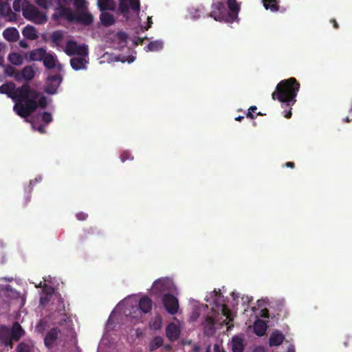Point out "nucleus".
I'll list each match as a JSON object with an SVG mask.
<instances>
[{
  "label": "nucleus",
  "instance_id": "f257e3e1",
  "mask_svg": "<svg viewBox=\"0 0 352 352\" xmlns=\"http://www.w3.org/2000/svg\"><path fill=\"white\" fill-rule=\"evenodd\" d=\"M0 94H6L14 101L13 111L21 118L26 119L38 108L44 109L47 105V98L40 91L31 88L30 83L25 82L16 87L13 82L0 86Z\"/></svg>",
  "mask_w": 352,
  "mask_h": 352
},
{
  "label": "nucleus",
  "instance_id": "f03ea898",
  "mask_svg": "<svg viewBox=\"0 0 352 352\" xmlns=\"http://www.w3.org/2000/svg\"><path fill=\"white\" fill-rule=\"evenodd\" d=\"M299 89L300 83L295 78L291 77L280 81L276 87V90L272 94L274 100H278L283 105L289 107V110L285 111L284 114V117L287 119L292 117L291 107L296 102V98Z\"/></svg>",
  "mask_w": 352,
  "mask_h": 352
},
{
  "label": "nucleus",
  "instance_id": "7ed1b4c3",
  "mask_svg": "<svg viewBox=\"0 0 352 352\" xmlns=\"http://www.w3.org/2000/svg\"><path fill=\"white\" fill-rule=\"evenodd\" d=\"M208 14L217 21L233 23L238 19L240 5L236 0H214Z\"/></svg>",
  "mask_w": 352,
  "mask_h": 352
},
{
  "label": "nucleus",
  "instance_id": "20e7f679",
  "mask_svg": "<svg viewBox=\"0 0 352 352\" xmlns=\"http://www.w3.org/2000/svg\"><path fill=\"white\" fill-rule=\"evenodd\" d=\"M176 290L173 281L167 277L155 280L151 288V295L156 298L162 297L165 294H170Z\"/></svg>",
  "mask_w": 352,
  "mask_h": 352
},
{
  "label": "nucleus",
  "instance_id": "39448f33",
  "mask_svg": "<svg viewBox=\"0 0 352 352\" xmlns=\"http://www.w3.org/2000/svg\"><path fill=\"white\" fill-rule=\"evenodd\" d=\"M24 17L37 24H43L47 21L46 15L34 6H29L23 10Z\"/></svg>",
  "mask_w": 352,
  "mask_h": 352
},
{
  "label": "nucleus",
  "instance_id": "423d86ee",
  "mask_svg": "<svg viewBox=\"0 0 352 352\" xmlns=\"http://www.w3.org/2000/svg\"><path fill=\"white\" fill-rule=\"evenodd\" d=\"M65 52L70 56L74 55L87 56L89 54L88 47L86 45H78L76 41L72 40L67 41Z\"/></svg>",
  "mask_w": 352,
  "mask_h": 352
},
{
  "label": "nucleus",
  "instance_id": "0eeeda50",
  "mask_svg": "<svg viewBox=\"0 0 352 352\" xmlns=\"http://www.w3.org/2000/svg\"><path fill=\"white\" fill-rule=\"evenodd\" d=\"M161 298L166 311L171 315L176 314L179 310L178 299L172 294H165Z\"/></svg>",
  "mask_w": 352,
  "mask_h": 352
},
{
  "label": "nucleus",
  "instance_id": "6e6552de",
  "mask_svg": "<svg viewBox=\"0 0 352 352\" xmlns=\"http://www.w3.org/2000/svg\"><path fill=\"white\" fill-rule=\"evenodd\" d=\"M212 296H215L214 303L216 305V307L221 310V314L226 316L227 319H229L230 321L232 320L233 319L231 318V311L227 305L224 304L223 296L220 292V290L218 292L214 290Z\"/></svg>",
  "mask_w": 352,
  "mask_h": 352
},
{
  "label": "nucleus",
  "instance_id": "1a4fd4ad",
  "mask_svg": "<svg viewBox=\"0 0 352 352\" xmlns=\"http://www.w3.org/2000/svg\"><path fill=\"white\" fill-rule=\"evenodd\" d=\"M119 10L125 16L129 11V8L139 12L140 10V0H119Z\"/></svg>",
  "mask_w": 352,
  "mask_h": 352
},
{
  "label": "nucleus",
  "instance_id": "9d476101",
  "mask_svg": "<svg viewBox=\"0 0 352 352\" xmlns=\"http://www.w3.org/2000/svg\"><path fill=\"white\" fill-rule=\"evenodd\" d=\"M48 82L45 85V91L48 94H55L57 89L62 82V76L60 74L50 76L47 78Z\"/></svg>",
  "mask_w": 352,
  "mask_h": 352
},
{
  "label": "nucleus",
  "instance_id": "9b49d317",
  "mask_svg": "<svg viewBox=\"0 0 352 352\" xmlns=\"http://www.w3.org/2000/svg\"><path fill=\"white\" fill-rule=\"evenodd\" d=\"M204 333L206 336L210 337L216 332L215 320L212 316H206L201 324Z\"/></svg>",
  "mask_w": 352,
  "mask_h": 352
},
{
  "label": "nucleus",
  "instance_id": "f8f14e48",
  "mask_svg": "<svg viewBox=\"0 0 352 352\" xmlns=\"http://www.w3.org/2000/svg\"><path fill=\"white\" fill-rule=\"evenodd\" d=\"M230 347L232 352H244L245 338L243 335H235L231 338Z\"/></svg>",
  "mask_w": 352,
  "mask_h": 352
},
{
  "label": "nucleus",
  "instance_id": "ddd939ff",
  "mask_svg": "<svg viewBox=\"0 0 352 352\" xmlns=\"http://www.w3.org/2000/svg\"><path fill=\"white\" fill-rule=\"evenodd\" d=\"M10 328L6 326H1L0 327V342L1 344L5 346H10V348L13 347V343L11 340V336L10 334Z\"/></svg>",
  "mask_w": 352,
  "mask_h": 352
},
{
  "label": "nucleus",
  "instance_id": "4468645a",
  "mask_svg": "<svg viewBox=\"0 0 352 352\" xmlns=\"http://www.w3.org/2000/svg\"><path fill=\"white\" fill-rule=\"evenodd\" d=\"M35 72L32 67L30 65L25 66L23 68L21 72H19L18 74V82H21L22 80H25L29 83V81L34 78Z\"/></svg>",
  "mask_w": 352,
  "mask_h": 352
},
{
  "label": "nucleus",
  "instance_id": "2eb2a0df",
  "mask_svg": "<svg viewBox=\"0 0 352 352\" xmlns=\"http://www.w3.org/2000/svg\"><path fill=\"white\" fill-rule=\"evenodd\" d=\"M60 333V329L58 327H54L51 329L46 334L44 343L47 348H50L53 346L55 341L58 338V335Z\"/></svg>",
  "mask_w": 352,
  "mask_h": 352
},
{
  "label": "nucleus",
  "instance_id": "dca6fc26",
  "mask_svg": "<svg viewBox=\"0 0 352 352\" xmlns=\"http://www.w3.org/2000/svg\"><path fill=\"white\" fill-rule=\"evenodd\" d=\"M10 334L11 336V340L13 343V341L17 342L20 340V338L23 336L25 331L22 329L20 324L17 322L13 323V325L11 329H10Z\"/></svg>",
  "mask_w": 352,
  "mask_h": 352
},
{
  "label": "nucleus",
  "instance_id": "f3484780",
  "mask_svg": "<svg viewBox=\"0 0 352 352\" xmlns=\"http://www.w3.org/2000/svg\"><path fill=\"white\" fill-rule=\"evenodd\" d=\"M285 339V335L281 331L276 330L270 336L269 345L270 346H279L283 342Z\"/></svg>",
  "mask_w": 352,
  "mask_h": 352
},
{
  "label": "nucleus",
  "instance_id": "a211bd4d",
  "mask_svg": "<svg viewBox=\"0 0 352 352\" xmlns=\"http://www.w3.org/2000/svg\"><path fill=\"white\" fill-rule=\"evenodd\" d=\"M86 56L74 57L71 58L70 65L73 69L78 71L80 69H86L88 60L85 58Z\"/></svg>",
  "mask_w": 352,
  "mask_h": 352
},
{
  "label": "nucleus",
  "instance_id": "6ab92c4d",
  "mask_svg": "<svg viewBox=\"0 0 352 352\" xmlns=\"http://www.w3.org/2000/svg\"><path fill=\"white\" fill-rule=\"evenodd\" d=\"M46 50L43 47H38L29 52V60L41 61L45 56Z\"/></svg>",
  "mask_w": 352,
  "mask_h": 352
},
{
  "label": "nucleus",
  "instance_id": "aec40b11",
  "mask_svg": "<svg viewBox=\"0 0 352 352\" xmlns=\"http://www.w3.org/2000/svg\"><path fill=\"white\" fill-rule=\"evenodd\" d=\"M166 336L170 340H175L179 338L180 330L177 324L172 322L170 323L166 329Z\"/></svg>",
  "mask_w": 352,
  "mask_h": 352
},
{
  "label": "nucleus",
  "instance_id": "412c9836",
  "mask_svg": "<svg viewBox=\"0 0 352 352\" xmlns=\"http://www.w3.org/2000/svg\"><path fill=\"white\" fill-rule=\"evenodd\" d=\"M94 21L93 16L88 12H85L83 10H80L77 13L76 21L77 23L83 24L85 25H89L92 23Z\"/></svg>",
  "mask_w": 352,
  "mask_h": 352
},
{
  "label": "nucleus",
  "instance_id": "4be33fe9",
  "mask_svg": "<svg viewBox=\"0 0 352 352\" xmlns=\"http://www.w3.org/2000/svg\"><path fill=\"white\" fill-rule=\"evenodd\" d=\"M4 38L9 42H15L19 38V33L15 28H9L3 32Z\"/></svg>",
  "mask_w": 352,
  "mask_h": 352
},
{
  "label": "nucleus",
  "instance_id": "5701e85b",
  "mask_svg": "<svg viewBox=\"0 0 352 352\" xmlns=\"http://www.w3.org/2000/svg\"><path fill=\"white\" fill-rule=\"evenodd\" d=\"M98 6L101 12L114 11L116 9V3L114 0H98Z\"/></svg>",
  "mask_w": 352,
  "mask_h": 352
},
{
  "label": "nucleus",
  "instance_id": "b1692460",
  "mask_svg": "<svg viewBox=\"0 0 352 352\" xmlns=\"http://www.w3.org/2000/svg\"><path fill=\"white\" fill-rule=\"evenodd\" d=\"M100 20L101 23L105 27L111 26L116 23V20L113 14L105 11L101 12Z\"/></svg>",
  "mask_w": 352,
  "mask_h": 352
},
{
  "label": "nucleus",
  "instance_id": "393cba45",
  "mask_svg": "<svg viewBox=\"0 0 352 352\" xmlns=\"http://www.w3.org/2000/svg\"><path fill=\"white\" fill-rule=\"evenodd\" d=\"M139 307L144 313H148L152 309V300L147 296L141 298L139 300Z\"/></svg>",
  "mask_w": 352,
  "mask_h": 352
},
{
  "label": "nucleus",
  "instance_id": "a878e982",
  "mask_svg": "<svg viewBox=\"0 0 352 352\" xmlns=\"http://www.w3.org/2000/svg\"><path fill=\"white\" fill-rule=\"evenodd\" d=\"M16 352H35V346L32 341L21 342L16 347Z\"/></svg>",
  "mask_w": 352,
  "mask_h": 352
},
{
  "label": "nucleus",
  "instance_id": "bb28decb",
  "mask_svg": "<svg viewBox=\"0 0 352 352\" xmlns=\"http://www.w3.org/2000/svg\"><path fill=\"white\" fill-rule=\"evenodd\" d=\"M44 66L49 69H53L56 66V56L52 53H45V56L43 59Z\"/></svg>",
  "mask_w": 352,
  "mask_h": 352
},
{
  "label": "nucleus",
  "instance_id": "cd10ccee",
  "mask_svg": "<svg viewBox=\"0 0 352 352\" xmlns=\"http://www.w3.org/2000/svg\"><path fill=\"white\" fill-rule=\"evenodd\" d=\"M267 324L263 320H257L254 324V332L258 336H262L265 333Z\"/></svg>",
  "mask_w": 352,
  "mask_h": 352
},
{
  "label": "nucleus",
  "instance_id": "c85d7f7f",
  "mask_svg": "<svg viewBox=\"0 0 352 352\" xmlns=\"http://www.w3.org/2000/svg\"><path fill=\"white\" fill-rule=\"evenodd\" d=\"M60 15L69 21H76L77 13H74L69 8H63L60 10Z\"/></svg>",
  "mask_w": 352,
  "mask_h": 352
},
{
  "label": "nucleus",
  "instance_id": "c756f323",
  "mask_svg": "<svg viewBox=\"0 0 352 352\" xmlns=\"http://www.w3.org/2000/svg\"><path fill=\"white\" fill-rule=\"evenodd\" d=\"M22 33L26 38L30 40H35L38 38L36 29L30 25L26 26Z\"/></svg>",
  "mask_w": 352,
  "mask_h": 352
},
{
  "label": "nucleus",
  "instance_id": "7c9ffc66",
  "mask_svg": "<svg viewBox=\"0 0 352 352\" xmlns=\"http://www.w3.org/2000/svg\"><path fill=\"white\" fill-rule=\"evenodd\" d=\"M59 316H60V318H58V319L54 318V324H58L59 326H63L67 322V320L69 319L65 314L64 305H62V308L59 311Z\"/></svg>",
  "mask_w": 352,
  "mask_h": 352
},
{
  "label": "nucleus",
  "instance_id": "2f4dec72",
  "mask_svg": "<svg viewBox=\"0 0 352 352\" xmlns=\"http://www.w3.org/2000/svg\"><path fill=\"white\" fill-rule=\"evenodd\" d=\"M63 39V34L60 30H56L52 32L51 35V41L56 47L61 46V42Z\"/></svg>",
  "mask_w": 352,
  "mask_h": 352
},
{
  "label": "nucleus",
  "instance_id": "473e14b6",
  "mask_svg": "<svg viewBox=\"0 0 352 352\" xmlns=\"http://www.w3.org/2000/svg\"><path fill=\"white\" fill-rule=\"evenodd\" d=\"M99 234L100 232L97 230L96 228L90 227L83 230V233L80 236V238L82 241H84L89 239L90 236H96Z\"/></svg>",
  "mask_w": 352,
  "mask_h": 352
},
{
  "label": "nucleus",
  "instance_id": "72a5a7b5",
  "mask_svg": "<svg viewBox=\"0 0 352 352\" xmlns=\"http://www.w3.org/2000/svg\"><path fill=\"white\" fill-rule=\"evenodd\" d=\"M265 9H270L272 11H278L279 9L278 7V0H262Z\"/></svg>",
  "mask_w": 352,
  "mask_h": 352
},
{
  "label": "nucleus",
  "instance_id": "f704fd0d",
  "mask_svg": "<svg viewBox=\"0 0 352 352\" xmlns=\"http://www.w3.org/2000/svg\"><path fill=\"white\" fill-rule=\"evenodd\" d=\"M8 60L11 63L15 65H21L23 62L22 56L19 54L15 52L9 54Z\"/></svg>",
  "mask_w": 352,
  "mask_h": 352
},
{
  "label": "nucleus",
  "instance_id": "c9c22d12",
  "mask_svg": "<svg viewBox=\"0 0 352 352\" xmlns=\"http://www.w3.org/2000/svg\"><path fill=\"white\" fill-rule=\"evenodd\" d=\"M164 342V340L160 336L155 337L149 344V349L151 351H154L160 347Z\"/></svg>",
  "mask_w": 352,
  "mask_h": 352
},
{
  "label": "nucleus",
  "instance_id": "e433bc0d",
  "mask_svg": "<svg viewBox=\"0 0 352 352\" xmlns=\"http://www.w3.org/2000/svg\"><path fill=\"white\" fill-rule=\"evenodd\" d=\"M12 10L9 6L8 1H0V15L2 16H9L12 14Z\"/></svg>",
  "mask_w": 352,
  "mask_h": 352
},
{
  "label": "nucleus",
  "instance_id": "4c0bfd02",
  "mask_svg": "<svg viewBox=\"0 0 352 352\" xmlns=\"http://www.w3.org/2000/svg\"><path fill=\"white\" fill-rule=\"evenodd\" d=\"M149 51L157 52L163 48V43L160 41H154L148 43L146 47Z\"/></svg>",
  "mask_w": 352,
  "mask_h": 352
},
{
  "label": "nucleus",
  "instance_id": "58836bf2",
  "mask_svg": "<svg viewBox=\"0 0 352 352\" xmlns=\"http://www.w3.org/2000/svg\"><path fill=\"white\" fill-rule=\"evenodd\" d=\"M4 74L6 76L13 77L17 81L19 71H17L14 67L7 65L4 69Z\"/></svg>",
  "mask_w": 352,
  "mask_h": 352
},
{
  "label": "nucleus",
  "instance_id": "ea45409f",
  "mask_svg": "<svg viewBox=\"0 0 352 352\" xmlns=\"http://www.w3.org/2000/svg\"><path fill=\"white\" fill-rule=\"evenodd\" d=\"M201 9L198 7H190L188 8L189 16L192 19H197L200 17Z\"/></svg>",
  "mask_w": 352,
  "mask_h": 352
},
{
  "label": "nucleus",
  "instance_id": "a19ab883",
  "mask_svg": "<svg viewBox=\"0 0 352 352\" xmlns=\"http://www.w3.org/2000/svg\"><path fill=\"white\" fill-rule=\"evenodd\" d=\"M120 158L122 162H124L126 160H133V156L131 155L130 152L127 151H124L120 153Z\"/></svg>",
  "mask_w": 352,
  "mask_h": 352
},
{
  "label": "nucleus",
  "instance_id": "79ce46f5",
  "mask_svg": "<svg viewBox=\"0 0 352 352\" xmlns=\"http://www.w3.org/2000/svg\"><path fill=\"white\" fill-rule=\"evenodd\" d=\"M86 2L85 0H74V5L78 9V10H84L85 9Z\"/></svg>",
  "mask_w": 352,
  "mask_h": 352
},
{
  "label": "nucleus",
  "instance_id": "37998d69",
  "mask_svg": "<svg viewBox=\"0 0 352 352\" xmlns=\"http://www.w3.org/2000/svg\"><path fill=\"white\" fill-rule=\"evenodd\" d=\"M116 37L120 41V43H123L124 44L126 43V41L128 38V35L126 33L124 32H119L116 34Z\"/></svg>",
  "mask_w": 352,
  "mask_h": 352
},
{
  "label": "nucleus",
  "instance_id": "c03bdc74",
  "mask_svg": "<svg viewBox=\"0 0 352 352\" xmlns=\"http://www.w3.org/2000/svg\"><path fill=\"white\" fill-rule=\"evenodd\" d=\"M42 120L46 124H49L52 121V116L50 113L45 111L42 114Z\"/></svg>",
  "mask_w": 352,
  "mask_h": 352
},
{
  "label": "nucleus",
  "instance_id": "a18cd8bd",
  "mask_svg": "<svg viewBox=\"0 0 352 352\" xmlns=\"http://www.w3.org/2000/svg\"><path fill=\"white\" fill-rule=\"evenodd\" d=\"M76 217L79 221H85L88 217V214L83 212H80L76 213Z\"/></svg>",
  "mask_w": 352,
  "mask_h": 352
},
{
  "label": "nucleus",
  "instance_id": "49530a36",
  "mask_svg": "<svg viewBox=\"0 0 352 352\" xmlns=\"http://www.w3.org/2000/svg\"><path fill=\"white\" fill-rule=\"evenodd\" d=\"M34 1L38 6L43 8H47V0H34Z\"/></svg>",
  "mask_w": 352,
  "mask_h": 352
},
{
  "label": "nucleus",
  "instance_id": "de8ad7c7",
  "mask_svg": "<svg viewBox=\"0 0 352 352\" xmlns=\"http://www.w3.org/2000/svg\"><path fill=\"white\" fill-rule=\"evenodd\" d=\"M21 0H14L13 2V8L15 11L19 12L21 10Z\"/></svg>",
  "mask_w": 352,
  "mask_h": 352
},
{
  "label": "nucleus",
  "instance_id": "09e8293b",
  "mask_svg": "<svg viewBox=\"0 0 352 352\" xmlns=\"http://www.w3.org/2000/svg\"><path fill=\"white\" fill-rule=\"evenodd\" d=\"M153 21H152V17L148 16L147 18V25L144 28L143 31L148 30L152 25Z\"/></svg>",
  "mask_w": 352,
  "mask_h": 352
},
{
  "label": "nucleus",
  "instance_id": "8fccbe9b",
  "mask_svg": "<svg viewBox=\"0 0 352 352\" xmlns=\"http://www.w3.org/2000/svg\"><path fill=\"white\" fill-rule=\"evenodd\" d=\"M32 127L34 128V129L37 130L41 133H45L46 132L44 125H40L36 129L35 126L32 124Z\"/></svg>",
  "mask_w": 352,
  "mask_h": 352
},
{
  "label": "nucleus",
  "instance_id": "3c124183",
  "mask_svg": "<svg viewBox=\"0 0 352 352\" xmlns=\"http://www.w3.org/2000/svg\"><path fill=\"white\" fill-rule=\"evenodd\" d=\"M261 316L265 318H269V317H270L269 310L266 308L263 309L261 310Z\"/></svg>",
  "mask_w": 352,
  "mask_h": 352
},
{
  "label": "nucleus",
  "instance_id": "603ef678",
  "mask_svg": "<svg viewBox=\"0 0 352 352\" xmlns=\"http://www.w3.org/2000/svg\"><path fill=\"white\" fill-rule=\"evenodd\" d=\"M214 352H226L223 348L217 344H214Z\"/></svg>",
  "mask_w": 352,
  "mask_h": 352
},
{
  "label": "nucleus",
  "instance_id": "864d4df0",
  "mask_svg": "<svg viewBox=\"0 0 352 352\" xmlns=\"http://www.w3.org/2000/svg\"><path fill=\"white\" fill-rule=\"evenodd\" d=\"M253 352H266V350L262 346H257L253 349Z\"/></svg>",
  "mask_w": 352,
  "mask_h": 352
},
{
  "label": "nucleus",
  "instance_id": "5fc2aeb1",
  "mask_svg": "<svg viewBox=\"0 0 352 352\" xmlns=\"http://www.w3.org/2000/svg\"><path fill=\"white\" fill-rule=\"evenodd\" d=\"M19 45L22 48H28L29 47L28 43L25 40L20 41Z\"/></svg>",
  "mask_w": 352,
  "mask_h": 352
},
{
  "label": "nucleus",
  "instance_id": "6e6d98bb",
  "mask_svg": "<svg viewBox=\"0 0 352 352\" xmlns=\"http://www.w3.org/2000/svg\"><path fill=\"white\" fill-rule=\"evenodd\" d=\"M350 340H351V336H347L345 339V340L344 341L343 344H344V346L345 347H347L349 346V342Z\"/></svg>",
  "mask_w": 352,
  "mask_h": 352
},
{
  "label": "nucleus",
  "instance_id": "4d7b16f0",
  "mask_svg": "<svg viewBox=\"0 0 352 352\" xmlns=\"http://www.w3.org/2000/svg\"><path fill=\"white\" fill-rule=\"evenodd\" d=\"M330 22L333 24V26L334 28H336V29L339 28V25L336 19H331Z\"/></svg>",
  "mask_w": 352,
  "mask_h": 352
},
{
  "label": "nucleus",
  "instance_id": "13d9d810",
  "mask_svg": "<svg viewBox=\"0 0 352 352\" xmlns=\"http://www.w3.org/2000/svg\"><path fill=\"white\" fill-rule=\"evenodd\" d=\"M44 289L45 290H47V295L45 296H49L50 294H52V293L53 292V289L50 287H45L44 288Z\"/></svg>",
  "mask_w": 352,
  "mask_h": 352
},
{
  "label": "nucleus",
  "instance_id": "bf43d9fd",
  "mask_svg": "<svg viewBox=\"0 0 352 352\" xmlns=\"http://www.w3.org/2000/svg\"><path fill=\"white\" fill-rule=\"evenodd\" d=\"M285 166L294 168L295 167V164L293 162H287L285 163Z\"/></svg>",
  "mask_w": 352,
  "mask_h": 352
},
{
  "label": "nucleus",
  "instance_id": "052dcab7",
  "mask_svg": "<svg viewBox=\"0 0 352 352\" xmlns=\"http://www.w3.org/2000/svg\"><path fill=\"white\" fill-rule=\"evenodd\" d=\"M246 117L249 118L250 119H254L255 118V116L253 114L252 112H251L249 110H248V112L246 113Z\"/></svg>",
  "mask_w": 352,
  "mask_h": 352
},
{
  "label": "nucleus",
  "instance_id": "680f3d73",
  "mask_svg": "<svg viewBox=\"0 0 352 352\" xmlns=\"http://www.w3.org/2000/svg\"><path fill=\"white\" fill-rule=\"evenodd\" d=\"M287 352H296L294 346L293 344H290Z\"/></svg>",
  "mask_w": 352,
  "mask_h": 352
},
{
  "label": "nucleus",
  "instance_id": "e2e57ef3",
  "mask_svg": "<svg viewBox=\"0 0 352 352\" xmlns=\"http://www.w3.org/2000/svg\"><path fill=\"white\" fill-rule=\"evenodd\" d=\"M257 109V107L256 106H251L250 108H249V111H250L252 113H254Z\"/></svg>",
  "mask_w": 352,
  "mask_h": 352
},
{
  "label": "nucleus",
  "instance_id": "0e129e2a",
  "mask_svg": "<svg viewBox=\"0 0 352 352\" xmlns=\"http://www.w3.org/2000/svg\"><path fill=\"white\" fill-rule=\"evenodd\" d=\"M244 118L243 116H239L235 118V120L236 121H241Z\"/></svg>",
  "mask_w": 352,
  "mask_h": 352
},
{
  "label": "nucleus",
  "instance_id": "69168bd1",
  "mask_svg": "<svg viewBox=\"0 0 352 352\" xmlns=\"http://www.w3.org/2000/svg\"><path fill=\"white\" fill-rule=\"evenodd\" d=\"M45 300H47V298H43V297H41V299H40V302H41V304H43V303H44V302H45Z\"/></svg>",
  "mask_w": 352,
  "mask_h": 352
},
{
  "label": "nucleus",
  "instance_id": "338daca9",
  "mask_svg": "<svg viewBox=\"0 0 352 352\" xmlns=\"http://www.w3.org/2000/svg\"><path fill=\"white\" fill-rule=\"evenodd\" d=\"M344 121L346 122H349L351 120H350L349 118L347 116L344 119Z\"/></svg>",
  "mask_w": 352,
  "mask_h": 352
},
{
  "label": "nucleus",
  "instance_id": "774afa93",
  "mask_svg": "<svg viewBox=\"0 0 352 352\" xmlns=\"http://www.w3.org/2000/svg\"><path fill=\"white\" fill-rule=\"evenodd\" d=\"M205 352H211V351H210V346H208L207 347V349H206V351H205Z\"/></svg>",
  "mask_w": 352,
  "mask_h": 352
}]
</instances>
